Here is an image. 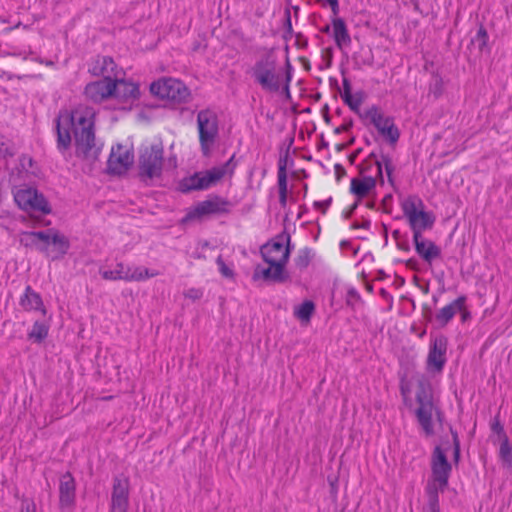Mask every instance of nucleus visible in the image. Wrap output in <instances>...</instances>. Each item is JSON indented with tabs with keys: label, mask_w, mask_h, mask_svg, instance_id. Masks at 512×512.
<instances>
[{
	"label": "nucleus",
	"mask_w": 512,
	"mask_h": 512,
	"mask_svg": "<svg viewBox=\"0 0 512 512\" xmlns=\"http://www.w3.org/2000/svg\"><path fill=\"white\" fill-rule=\"evenodd\" d=\"M134 161V153L131 145L117 144L112 147L108 159V170L112 174L121 175L127 172Z\"/></svg>",
	"instance_id": "obj_15"
},
{
	"label": "nucleus",
	"mask_w": 512,
	"mask_h": 512,
	"mask_svg": "<svg viewBox=\"0 0 512 512\" xmlns=\"http://www.w3.org/2000/svg\"><path fill=\"white\" fill-rule=\"evenodd\" d=\"M286 166V158H280L278 161L277 186L279 191V203L282 208H286L288 203V181Z\"/></svg>",
	"instance_id": "obj_27"
},
{
	"label": "nucleus",
	"mask_w": 512,
	"mask_h": 512,
	"mask_svg": "<svg viewBox=\"0 0 512 512\" xmlns=\"http://www.w3.org/2000/svg\"><path fill=\"white\" fill-rule=\"evenodd\" d=\"M400 383H399V390L400 394L403 397V400L405 404H407V401L409 400V395L411 393V385L410 382L407 380V373L399 374Z\"/></svg>",
	"instance_id": "obj_39"
},
{
	"label": "nucleus",
	"mask_w": 512,
	"mask_h": 512,
	"mask_svg": "<svg viewBox=\"0 0 512 512\" xmlns=\"http://www.w3.org/2000/svg\"><path fill=\"white\" fill-rule=\"evenodd\" d=\"M16 205L26 212H39L43 215L51 213V206L44 195L34 187L20 185L12 190Z\"/></svg>",
	"instance_id": "obj_10"
},
{
	"label": "nucleus",
	"mask_w": 512,
	"mask_h": 512,
	"mask_svg": "<svg viewBox=\"0 0 512 512\" xmlns=\"http://www.w3.org/2000/svg\"><path fill=\"white\" fill-rule=\"evenodd\" d=\"M76 480L70 471L59 478V509L73 510L76 506Z\"/></svg>",
	"instance_id": "obj_19"
},
{
	"label": "nucleus",
	"mask_w": 512,
	"mask_h": 512,
	"mask_svg": "<svg viewBox=\"0 0 512 512\" xmlns=\"http://www.w3.org/2000/svg\"><path fill=\"white\" fill-rule=\"evenodd\" d=\"M351 94H352L351 83L347 77H343L341 98H349Z\"/></svg>",
	"instance_id": "obj_43"
},
{
	"label": "nucleus",
	"mask_w": 512,
	"mask_h": 512,
	"mask_svg": "<svg viewBox=\"0 0 512 512\" xmlns=\"http://www.w3.org/2000/svg\"><path fill=\"white\" fill-rule=\"evenodd\" d=\"M113 79L110 76L88 83L84 88L85 96L94 103H102L111 99Z\"/></svg>",
	"instance_id": "obj_23"
},
{
	"label": "nucleus",
	"mask_w": 512,
	"mask_h": 512,
	"mask_svg": "<svg viewBox=\"0 0 512 512\" xmlns=\"http://www.w3.org/2000/svg\"><path fill=\"white\" fill-rule=\"evenodd\" d=\"M499 458L506 467L512 466V445L508 437L500 440Z\"/></svg>",
	"instance_id": "obj_34"
},
{
	"label": "nucleus",
	"mask_w": 512,
	"mask_h": 512,
	"mask_svg": "<svg viewBox=\"0 0 512 512\" xmlns=\"http://www.w3.org/2000/svg\"><path fill=\"white\" fill-rule=\"evenodd\" d=\"M164 165L165 159L162 141L160 139L145 141L139 149V177L145 182L160 179L164 170Z\"/></svg>",
	"instance_id": "obj_4"
},
{
	"label": "nucleus",
	"mask_w": 512,
	"mask_h": 512,
	"mask_svg": "<svg viewBox=\"0 0 512 512\" xmlns=\"http://www.w3.org/2000/svg\"><path fill=\"white\" fill-rule=\"evenodd\" d=\"M263 260L271 266H277L285 269L288 262L290 251L289 247L283 242L272 240L263 245L260 249Z\"/></svg>",
	"instance_id": "obj_17"
},
{
	"label": "nucleus",
	"mask_w": 512,
	"mask_h": 512,
	"mask_svg": "<svg viewBox=\"0 0 512 512\" xmlns=\"http://www.w3.org/2000/svg\"><path fill=\"white\" fill-rule=\"evenodd\" d=\"M312 259V254L309 249H302L298 252L296 258L294 259V263L297 269L304 270L306 269Z\"/></svg>",
	"instance_id": "obj_36"
},
{
	"label": "nucleus",
	"mask_w": 512,
	"mask_h": 512,
	"mask_svg": "<svg viewBox=\"0 0 512 512\" xmlns=\"http://www.w3.org/2000/svg\"><path fill=\"white\" fill-rule=\"evenodd\" d=\"M253 281H272L281 283L286 281L287 275L285 269L277 266H271L263 268L257 266L253 273Z\"/></svg>",
	"instance_id": "obj_26"
},
{
	"label": "nucleus",
	"mask_w": 512,
	"mask_h": 512,
	"mask_svg": "<svg viewBox=\"0 0 512 512\" xmlns=\"http://www.w3.org/2000/svg\"><path fill=\"white\" fill-rule=\"evenodd\" d=\"M332 30V24L331 25H325L321 28L322 33H329Z\"/></svg>",
	"instance_id": "obj_48"
},
{
	"label": "nucleus",
	"mask_w": 512,
	"mask_h": 512,
	"mask_svg": "<svg viewBox=\"0 0 512 512\" xmlns=\"http://www.w3.org/2000/svg\"><path fill=\"white\" fill-rule=\"evenodd\" d=\"M433 414H435L436 422L439 424V426L443 427L446 418H445V413L441 409V407L436 409V411Z\"/></svg>",
	"instance_id": "obj_45"
},
{
	"label": "nucleus",
	"mask_w": 512,
	"mask_h": 512,
	"mask_svg": "<svg viewBox=\"0 0 512 512\" xmlns=\"http://www.w3.org/2000/svg\"><path fill=\"white\" fill-rule=\"evenodd\" d=\"M111 100H114L117 108L130 110L140 99L141 91L139 83L132 79L114 78Z\"/></svg>",
	"instance_id": "obj_14"
},
{
	"label": "nucleus",
	"mask_w": 512,
	"mask_h": 512,
	"mask_svg": "<svg viewBox=\"0 0 512 512\" xmlns=\"http://www.w3.org/2000/svg\"><path fill=\"white\" fill-rule=\"evenodd\" d=\"M383 169L388 182L393 184L394 166L390 156L382 154L378 158L371 153L359 164V175L353 177L349 185V192L355 198L354 203L349 207L350 213L357 208L362 200L369 198L374 193L378 181L381 184L384 183Z\"/></svg>",
	"instance_id": "obj_2"
},
{
	"label": "nucleus",
	"mask_w": 512,
	"mask_h": 512,
	"mask_svg": "<svg viewBox=\"0 0 512 512\" xmlns=\"http://www.w3.org/2000/svg\"><path fill=\"white\" fill-rule=\"evenodd\" d=\"M219 271L221 275L225 278L233 279L234 278V270L232 267L228 266L221 257L217 258L216 261Z\"/></svg>",
	"instance_id": "obj_41"
},
{
	"label": "nucleus",
	"mask_w": 512,
	"mask_h": 512,
	"mask_svg": "<svg viewBox=\"0 0 512 512\" xmlns=\"http://www.w3.org/2000/svg\"><path fill=\"white\" fill-rule=\"evenodd\" d=\"M149 92L154 98L172 105L185 104L191 98L187 85L174 77H160L151 82Z\"/></svg>",
	"instance_id": "obj_7"
},
{
	"label": "nucleus",
	"mask_w": 512,
	"mask_h": 512,
	"mask_svg": "<svg viewBox=\"0 0 512 512\" xmlns=\"http://www.w3.org/2000/svg\"><path fill=\"white\" fill-rule=\"evenodd\" d=\"M129 508V479L113 478L110 512H127Z\"/></svg>",
	"instance_id": "obj_21"
},
{
	"label": "nucleus",
	"mask_w": 512,
	"mask_h": 512,
	"mask_svg": "<svg viewBox=\"0 0 512 512\" xmlns=\"http://www.w3.org/2000/svg\"><path fill=\"white\" fill-rule=\"evenodd\" d=\"M440 323H441L440 327H444L448 322L443 321V322H440Z\"/></svg>",
	"instance_id": "obj_49"
},
{
	"label": "nucleus",
	"mask_w": 512,
	"mask_h": 512,
	"mask_svg": "<svg viewBox=\"0 0 512 512\" xmlns=\"http://www.w3.org/2000/svg\"><path fill=\"white\" fill-rule=\"evenodd\" d=\"M232 160L233 158H230L221 166L195 172L182 178L178 183V191L187 194L192 191L208 190L212 186L217 185L226 175L231 177L234 174V168L231 167Z\"/></svg>",
	"instance_id": "obj_5"
},
{
	"label": "nucleus",
	"mask_w": 512,
	"mask_h": 512,
	"mask_svg": "<svg viewBox=\"0 0 512 512\" xmlns=\"http://www.w3.org/2000/svg\"><path fill=\"white\" fill-rule=\"evenodd\" d=\"M449 432L452 437V447H453V457H452V465L454 464L458 467L461 461V444L458 436V432L453 428L452 425H449Z\"/></svg>",
	"instance_id": "obj_35"
},
{
	"label": "nucleus",
	"mask_w": 512,
	"mask_h": 512,
	"mask_svg": "<svg viewBox=\"0 0 512 512\" xmlns=\"http://www.w3.org/2000/svg\"><path fill=\"white\" fill-rule=\"evenodd\" d=\"M95 110L84 104L73 110L61 111L57 118V145L66 150L71 144V133L75 138L76 154L83 158H95L98 148L95 145Z\"/></svg>",
	"instance_id": "obj_1"
},
{
	"label": "nucleus",
	"mask_w": 512,
	"mask_h": 512,
	"mask_svg": "<svg viewBox=\"0 0 512 512\" xmlns=\"http://www.w3.org/2000/svg\"><path fill=\"white\" fill-rule=\"evenodd\" d=\"M128 266L124 263L119 262L116 264L115 269L113 270H100L101 277L105 280L109 281H125V277L127 275Z\"/></svg>",
	"instance_id": "obj_32"
},
{
	"label": "nucleus",
	"mask_w": 512,
	"mask_h": 512,
	"mask_svg": "<svg viewBox=\"0 0 512 512\" xmlns=\"http://www.w3.org/2000/svg\"><path fill=\"white\" fill-rule=\"evenodd\" d=\"M459 315L462 320H465L468 312L465 308V298L459 297L448 305L444 306L439 314L440 320H451L453 317Z\"/></svg>",
	"instance_id": "obj_28"
},
{
	"label": "nucleus",
	"mask_w": 512,
	"mask_h": 512,
	"mask_svg": "<svg viewBox=\"0 0 512 512\" xmlns=\"http://www.w3.org/2000/svg\"><path fill=\"white\" fill-rule=\"evenodd\" d=\"M315 310V304L311 300H305L294 307V316L299 320H309Z\"/></svg>",
	"instance_id": "obj_33"
},
{
	"label": "nucleus",
	"mask_w": 512,
	"mask_h": 512,
	"mask_svg": "<svg viewBox=\"0 0 512 512\" xmlns=\"http://www.w3.org/2000/svg\"><path fill=\"white\" fill-rule=\"evenodd\" d=\"M448 340L444 335H437L431 339L426 369L430 373H441L446 364Z\"/></svg>",
	"instance_id": "obj_16"
},
{
	"label": "nucleus",
	"mask_w": 512,
	"mask_h": 512,
	"mask_svg": "<svg viewBox=\"0 0 512 512\" xmlns=\"http://www.w3.org/2000/svg\"><path fill=\"white\" fill-rule=\"evenodd\" d=\"M159 273L157 271H151L148 268L141 267V266H135L131 267L128 266L127 275L125 277L126 282H133V281H144L149 278H153L158 276Z\"/></svg>",
	"instance_id": "obj_30"
},
{
	"label": "nucleus",
	"mask_w": 512,
	"mask_h": 512,
	"mask_svg": "<svg viewBox=\"0 0 512 512\" xmlns=\"http://www.w3.org/2000/svg\"><path fill=\"white\" fill-rule=\"evenodd\" d=\"M252 76L262 89L269 92H278L283 85L282 73L272 54H266L255 62Z\"/></svg>",
	"instance_id": "obj_9"
},
{
	"label": "nucleus",
	"mask_w": 512,
	"mask_h": 512,
	"mask_svg": "<svg viewBox=\"0 0 512 512\" xmlns=\"http://www.w3.org/2000/svg\"><path fill=\"white\" fill-rule=\"evenodd\" d=\"M327 482L329 484V493L332 502H337L338 499V488H339V475L338 474H329L327 476Z\"/></svg>",
	"instance_id": "obj_38"
},
{
	"label": "nucleus",
	"mask_w": 512,
	"mask_h": 512,
	"mask_svg": "<svg viewBox=\"0 0 512 512\" xmlns=\"http://www.w3.org/2000/svg\"><path fill=\"white\" fill-rule=\"evenodd\" d=\"M89 72L96 77H118V66L110 56H98L89 66Z\"/></svg>",
	"instance_id": "obj_24"
},
{
	"label": "nucleus",
	"mask_w": 512,
	"mask_h": 512,
	"mask_svg": "<svg viewBox=\"0 0 512 512\" xmlns=\"http://www.w3.org/2000/svg\"><path fill=\"white\" fill-rule=\"evenodd\" d=\"M440 406L435 401L434 397L427 401L420 402L415 410V417L419 426L426 437H431L435 434L433 424V413Z\"/></svg>",
	"instance_id": "obj_22"
},
{
	"label": "nucleus",
	"mask_w": 512,
	"mask_h": 512,
	"mask_svg": "<svg viewBox=\"0 0 512 512\" xmlns=\"http://www.w3.org/2000/svg\"><path fill=\"white\" fill-rule=\"evenodd\" d=\"M21 242L25 245L39 244V249L53 260L62 258L70 247L69 240L56 230L24 232L21 235Z\"/></svg>",
	"instance_id": "obj_6"
},
{
	"label": "nucleus",
	"mask_w": 512,
	"mask_h": 512,
	"mask_svg": "<svg viewBox=\"0 0 512 512\" xmlns=\"http://www.w3.org/2000/svg\"><path fill=\"white\" fill-rule=\"evenodd\" d=\"M415 252L429 266L441 259V248L431 239L426 238L423 233L412 235Z\"/></svg>",
	"instance_id": "obj_18"
},
{
	"label": "nucleus",
	"mask_w": 512,
	"mask_h": 512,
	"mask_svg": "<svg viewBox=\"0 0 512 512\" xmlns=\"http://www.w3.org/2000/svg\"><path fill=\"white\" fill-rule=\"evenodd\" d=\"M475 40L478 43L480 50H483L485 47H487L489 36H488L487 30L484 28V26L481 25L479 27V29L476 33V36H475Z\"/></svg>",
	"instance_id": "obj_40"
},
{
	"label": "nucleus",
	"mask_w": 512,
	"mask_h": 512,
	"mask_svg": "<svg viewBox=\"0 0 512 512\" xmlns=\"http://www.w3.org/2000/svg\"><path fill=\"white\" fill-rule=\"evenodd\" d=\"M433 397H434V391H433L432 383L427 376L422 375L417 380V388H416V396H415L416 402H417V404H419L420 402L427 401Z\"/></svg>",
	"instance_id": "obj_29"
},
{
	"label": "nucleus",
	"mask_w": 512,
	"mask_h": 512,
	"mask_svg": "<svg viewBox=\"0 0 512 512\" xmlns=\"http://www.w3.org/2000/svg\"><path fill=\"white\" fill-rule=\"evenodd\" d=\"M431 474L434 483H428L425 487L427 504L424 512H440L439 494L444 493L449 485V478L452 472V463L449 462L446 450L436 445L431 455Z\"/></svg>",
	"instance_id": "obj_3"
},
{
	"label": "nucleus",
	"mask_w": 512,
	"mask_h": 512,
	"mask_svg": "<svg viewBox=\"0 0 512 512\" xmlns=\"http://www.w3.org/2000/svg\"><path fill=\"white\" fill-rule=\"evenodd\" d=\"M398 248L402 251L408 252L410 250V247L408 244H398Z\"/></svg>",
	"instance_id": "obj_47"
},
{
	"label": "nucleus",
	"mask_w": 512,
	"mask_h": 512,
	"mask_svg": "<svg viewBox=\"0 0 512 512\" xmlns=\"http://www.w3.org/2000/svg\"><path fill=\"white\" fill-rule=\"evenodd\" d=\"M334 14L332 18V35L338 49L344 50L350 47L351 37L345 21L338 17L339 2L338 0H327Z\"/></svg>",
	"instance_id": "obj_20"
},
{
	"label": "nucleus",
	"mask_w": 512,
	"mask_h": 512,
	"mask_svg": "<svg viewBox=\"0 0 512 512\" xmlns=\"http://www.w3.org/2000/svg\"><path fill=\"white\" fill-rule=\"evenodd\" d=\"M197 129L201 150L204 155H208L218 136L217 114L209 108L200 110L197 114Z\"/></svg>",
	"instance_id": "obj_13"
},
{
	"label": "nucleus",
	"mask_w": 512,
	"mask_h": 512,
	"mask_svg": "<svg viewBox=\"0 0 512 512\" xmlns=\"http://www.w3.org/2000/svg\"><path fill=\"white\" fill-rule=\"evenodd\" d=\"M342 100L353 111H357L362 103L361 97H354L352 94L349 98H342Z\"/></svg>",
	"instance_id": "obj_42"
},
{
	"label": "nucleus",
	"mask_w": 512,
	"mask_h": 512,
	"mask_svg": "<svg viewBox=\"0 0 512 512\" xmlns=\"http://www.w3.org/2000/svg\"><path fill=\"white\" fill-rule=\"evenodd\" d=\"M20 512H36V505L33 500H29L28 498H22V507Z\"/></svg>",
	"instance_id": "obj_44"
},
{
	"label": "nucleus",
	"mask_w": 512,
	"mask_h": 512,
	"mask_svg": "<svg viewBox=\"0 0 512 512\" xmlns=\"http://www.w3.org/2000/svg\"><path fill=\"white\" fill-rule=\"evenodd\" d=\"M490 429L494 434L498 436L499 441L505 439V437H508L504 430V426L501 423L499 412L494 416L493 420L491 421Z\"/></svg>",
	"instance_id": "obj_37"
},
{
	"label": "nucleus",
	"mask_w": 512,
	"mask_h": 512,
	"mask_svg": "<svg viewBox=\"0 0 512 512\" xmlns=\"http://www.w3.org/2000/svg\"><path fill=\"white\" fill-rule=\"evenodd\" d=\"M400 208L406 218L412 235L423 233L433 227L435 218L426 211L423 200L417 195H408L400 199Z\"/></svg>",
	"instance_id": "obj_8"
},
{
	"label": "nucleus",
	"mask_w": 512,
	"mask_h": 512,
	"mask_svg": "<svg viewBox=\"0 0 512 512\" xmlns=\"http://www.w3.org/2000/svg\"><path fill=\"white\" fill-rule=\"evenodd\" d=\"M19 305L25 311L40 312L42 315H45V308L40 294L29 285L25 287L23 294L20 296Z\"/></svg>",
	"instance_id": "obj_25"
},
{
	"label": "nucleus",
	"mask_w": 512,
	"mask_h": 512,
	"mask_svg": "<svg viewBox=\"0 0 512 512\" xmlns=\"http://www.w3.org/2000/svg\"><path fill=\"white\" fill-rule=\"evenodd\" d=\"M231 202L219 195H210L205 200L198 202L190 208L183 221L190 222L200 220L211 215H224L231 212Z\"/></svg>",
	"instance_id": "obj_11"
},
{
	"label": "nucleus",
	"mask_w": 512,
	"mask_h": 512,
	"mask_svg": "<svg viewBox=\"0 0 512 512\" xmlns=\"http://www.w3.org/2000/svg\"><path fill=\"white\" fill-rule=\"evenodd\" d=\"M49 329L47 322H34L28 333V340L32 343L41 344L47 338Z\"/></svg>",
	"instance_id": "obj_31"
},
{
	"label": "nucleus",
	"mask_w": 512,
	"mask_h": 512,
	"mask_svg": "<svg viewBox=\"0 0 512 512\" xmlns=\"http://www.w3.org/2000/svg\"><path fill=\"white\" fill-rule=\"evenodd\" d=\"M314 206L321 210L322 213H325L326 212V209L328 207V204L325 203V202H314Z\"/></svg>",
	"instance_id": "obj_46"
},
{
	"label": "nucleus",
	"mask_w": 512,
	"mask_h": 512,
	"mask_svg": "<svg viewBox=\"0 0 512 512\" xmlns=\"http://www.w3.org/2000/svg\"><path fill=\"white\" fill-rule=\"evenodd\" d=\"M362 118L364 121L373 125L379 135L390 144H395L398 141L400 131L394 119L386 115L379 107L372 105L364 111Z\"/></svg>",
	"instance_id": "obj_12"
}]
</instances>
